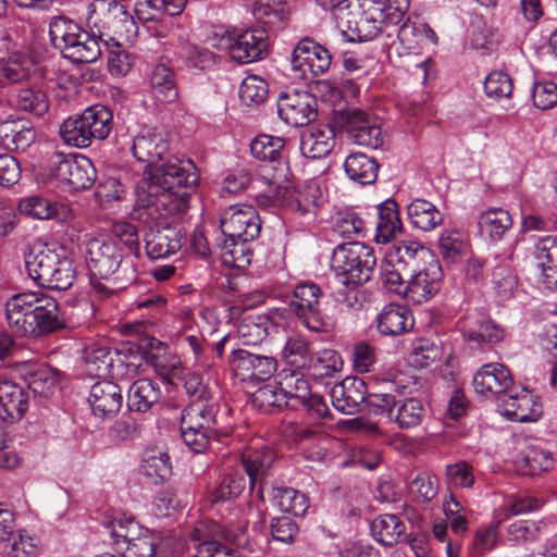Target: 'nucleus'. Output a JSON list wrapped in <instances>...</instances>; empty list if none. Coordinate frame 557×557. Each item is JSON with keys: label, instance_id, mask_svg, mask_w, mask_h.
<instances>
[{"label": "nucleus", "instance_id": "4", "mask_svg": "<svg viewBox=\"0 0 557 557\" xmlns=\"http://www.w3.org/2000/svg\"><path fill=\"white\" fill-rule=\"evenodd\" d=\"M25 268L34 282L49 289L66 290L75 280L73 261L54 243L36 242L25 256Z\"/></svg>", "mask_w": 557, "mask_h": 557}, {"label": "nucleus", "instance_id": "41", "mask_svg": "<svg viewBox=\"0 0 557 557\" xmlns=\"http://www.w3.org/2000/svg\"><path fill=\"white\" fill-rule=\"evenodd\" d=\"M371 532L381 544L393 546L405 536L406 525L397 515L385 513L373 520Z\"/></svg>", "mask_w": 557, "mask_h": 557}, {"label": "nucleus", "instance_id": "40", "mask_svg": "<svg viewBox=\"0 0 557 557\" xmlns=\"http://www.w3.org/2000/svg\"><path fill=\"white\" fill-rule=\"evenodd\" d=\"M407 215L412 226L424 232L434 230L443 222V214L425 199L411 201L407 207Z\"/></svg>", "mask_w": 557, "mask_h": 557}, {"label": "nucleus", "instance_id": "6", "mask_svg": "<svg viewBox=\"0 0 557 557\" xmlns=\"http://www.w3.org/2000/svg\"><path fill=\"white\" fill-rule=\"evenodd\" d=\"M285 139L278 136L259 134L249 144L251 158L246 168V190L257 193L262 188H271L288 169L286 164L276 165L282 159Z\"/></svg>", "mask_w": 557, "mask_h": 557}, {"label": "nucleus", "instance_id": "52", "mask_svg": "<svg viewBox=\"0 0 557 557\" xmlns=\"http://www.w3.org/2000/svg\"><path fill=\"white\" fill-rule=\"evenodd\" d=\"M333 232L347 239L361 236L364 233V221L352 210L337 211L332 218Z\"/></svg>", "mask_w": 557, "mask_h": 557}, {"label": "nucleus", "instance_id": "28", "mask_svg": "<svg viewBox=\"0 0 557 557\" xmlns=\"http://www.w3.org/2000/svg\"><path fill=\"white\" fill-rule=\"evenodd\" d=\"M18 209L22 213L39 220L55 219L66 222L73 218V211L67 205L52 203L39 196L22 199Z\"/></svg>", "mask_w": 557, "mask_h": 557}, {"label": "nucleus", "instance_id": "10", "mask_svg": "<svg viewBox=\"0 0 557 557\" xmlns=\"http://www.w3.org/2000/svg\"><path fill=\"white\" fill-rule=\"evenodd\" d=\"M216 406L203 400H194L186 406L181 417V433L184 443L195 453H202L216 424Z\"/></svg>", "mask_w": 557, "mask_h": 557}, {"label": "nucleus", "instance_id": "29", "mask_svg": "<svg viewBox=\"0 0 557 557\" xmlns=\"http://www.w3.org/2000/svg\"><path fill=\"white\" fill-rule=\"evenodd\" d=\"M511 214L503 208H488L480 213L478 228L480 235L491 242H499L512 227Z\"/></svg>", "mask_w": 557, "mask_h": 557}, {"label": "nucleus", "instance_id": "22", "mask_svg": "<svg viewBox=\"0 0 557 557\" xmlns=\"http://www.w3.org/2000/svg\"><path fill=\"white\" fill-rule=\"evenodd\" d=\"M88 403L95 417L113 418L122 407L121 388L112 381L96 382L89 391Z\"/></svg>", "mask_w": 557, "mask_h": 557}, {"label": "nucleus", "instance_id": "61", "mask_svg": "<svg viewBox=\"0 0 557 557\" xmlns=\"http://www.w3.org/2000/svg\"><path fill=\"white\" fill-rule=\"evenodd\" d=\"M521 461L527 467L524 473L529 475H537L548 471L555 463L552 453L537 446L530 447L523 455Z\"/></svg>", "mask_w": 557, "mask_h": 557}, {"label": "nucleus", "instance_id": "9", "mask_svg": "<svg viewBox=\"0 0 557 557\" xmlns=\"http://www.w3.org/2000/svg\"><path fill=\"white\" fill-rule=\"evenodd\" d=\"M380 3L374 0H354L347 12L339 15L337 28L350 41H369L374 39L385 24Z\"/></svg>", "mask_w": 557, "mask_h": 557}, {"label": "nucleus", "instance_id": "8", "mask_svg": "<svg viewBox=\"0 0 557 557\" xmlns=\"http://www.w3.org/2000/svg\"><path fill=\"white\" fill-rule=\"evenodd\" d=\"M87 23L102 38H129L136 33V23L124 4L116 0H94L88 5Z\"/></svg>", "mask_w": 557, "mask_h": 557}, {"label": "nucleus", "instance_id": "42", "mask_svg": "<svg viewBox=\"0 0 557 557\" xmlns=\"http://www.w3.org/2000/svg\"><path fill=\"white\" fill-rule=\"evenodd\" d=\"M425 416L423 403L416 398L398 399L392 409L391 422H395L399 429L408 430L421 424Z\"/></svg>", "mask_w": 557, "mask_h": 557}, {"label": "nucleus", "instance_id": "20", "mask_svg": "<svg viewBox=\"0 0 557 557\" xmlns=\"http://www.w3.org/2000/svg\"><path fill=\"white\" fill-rule=\"evenodd\" d=\"M463 339L471 348L481 350L497 344L504 338V330L484 314H469L462 324Z\"/></svg>", "mask_w": 557, "mask_h": 557}, {"label": "nucleus", "instance_id": "25", "mask_svg": "<svg viewBox=\"0 0 557 557\" xmlns=\"http://www.w3.org/2000/svg\"><path fill=\"white\" fill-rule=\"evenodd\" d=\"M28 408V393L12 381L0 382V419L13 423L23 418Z\"/></svg>", "mask_w": 557, "mask_h": 557}, {"label": "nucleus", "instance_id": "49", "mask_svg": "<svg viewBox=\"0 0 557 557\" xmlns=\"http://www.w3.org/2000/svg\"><path fill=\"white\" fill-rule=\"evenodd\" d=\"M273 503L282 512L302 516L309 508L308 497L292 487H276L273 490Z\"/></svg>", "mask_w": 557, "mask_h": 557}, {"label": "nucleus", "instance_id": "17", "mask_svg": "<svg viewBox=\"0 0 557 557\" xmlns=\"http://www.w3.org/2000/svg\"><path fill=\"white\" fill-rule=\"evenodd\" d=\"M472 385L475 393L486 398L500 400L503 396L510 393L513 379L505 364L490 362L478 370L473 376Z\"/></svg>", "mask_w": 557, "mask_h": 557}, {"label": "nucleus", "instance_id": "44", "mask_svg": "<svg viewBox=\"0 0 557 557\" xmlns=\"http://www.w3.org/2000/svg\"><path fill=\"white\" fill-rule=\"evenodd\" d=\"M276 369L277 362L274 357L246 350V384L267 382Z\"/></svg>", "mask_w": 557, "mask_h": 557}, {"label": "nucleus", "instance_id": "31", "mask_svg": "<svg viewBox=\"0 0 557 557\" xmlns=\"http://www.w3.org/2000/svg\"><path fill=\"white\" fill-rule=\"evenodd\" d=\"M209 38L214 48L225 51L238 64L244 63V29L232 26H213Z\"/></svg>", "mask_w": 557, "mask_h": 557}, {"label": "nucleus", "instance_id": "59", "mask_svg": "<svg viewBox=\"0 0 557 557\" xmlns=\"http://www.w3.org/2000/svg\"><path fill=\"white\" fill-rule=\"evenodd\" d=\"M187 0H140L136 3V14L139 20L144 22H152L156 15L146 14V8L153 7L158 13L160 10L169 16H176L182 13Z\"/></svg>", "mask_w": 557, "mask_h": 557}, {"label": "nucleus", "instance_id": "48", "mask_svg": "<svg viewBox=\"0 0 557 557\" xmlns=\"http://www.w3.org/2000/svg\"><path fill=\"white\" fill-rule=\"evenodd\" d=\"M82 114L89 124L94 140H103L109 136L113 125V113L108 107L94 104L86 108Z\"/></svg>", "mask_w": 557, "mask_h": 557}, {"label": "nucleus", "instance_id": "63", "mask_svg": "<svg viewBox=\"0 0 557 557\" xmlns=\"http://www.w3.org/2000/svg\"><path fill=\"white\" fill-rule=\"evenodd\" d=\"M381 273L383 283L388 290L405 296L408 277L412 274L406 270H399L394 262L386 260V257L381 264Z\"/></svg>", "mask_w": 557, "mask_h": 557}, {"label": "nucleus", "instance_id": "39", "mask_svg": "<svg viewBox=\"0 0 557 557\" xmlns=\"http://www.w3.org/2000/svg\"><path fill=\"white\" fill-rule=\"evenodd\" d=\"M139 472L150 483L160 484L172 474V465L168 453L158 449H147L140 462Z\"/></svg>", "mask_w": 557, "mask_h": 557}, {"label": "nucleus", "instance_id": "11", "mask_svg": "<svg viewBox=\"0 0 557 557\" xmlns=\"http://www.w3.org/2000/svg\"><path fill=\"white\" fill-rule=\"evenodd\" d=\"M341 128L355 145L377 149L384 144L380 124L367 111L351 107L338 111Z\"/></svg>", "mask_w": 557, "mask_h": 557}, {"label": "nucleus", "instance_id": "58", "mask_svg": "<svg viewBox=\"0 0 557 557\" xmlns=\"http://www.w3.org/2000/svg\"><path fill=\"white\" fill-rule=\"evenodd\" d=\"M534 258L543 270L557 269V236L534 237Z\"/></svg>", "mask_w": 557, "mask_h": 557}, {"label": "nucleus", "instance_id": "13", "mask_svg": "<svg viewBox=\"0 0 557 557\" xmlns=\"http://www.w3.org/2000/svg\"><path fill=\"white\" fill-rule=\"evenodd\" d=\"M322 290L313 282L298 284L295 287L290 310L301 319L304 325L313 332H326L332 326L331 320L319 310Z\"/></svg>", "mask_w": 557, "mask_h": 557}, {"label": "nucleus", "instance_id": "43", "mask_svg": "<svg viewBox=\"0 0 557 557\" xmlns=\"http://www.w3.org/2000/svg\"><path fill=\"white\" fill-rule=\"evenodd\" d=\"M102 38L94 32L89 33L83 29L79 34L78 40L67 50L64 55L65 59L71 60L73 63H94L102 54L100 41Z\"/></svg>", "mask_w": 557, "mask_h": 557}, {"label": "nucleus", "instance_id": "23", "mask_svg": "<svg viewBox=\"0 0 557 557\" xmlns=\"http://www.w3.org/2000/svg\"><path fill=\"white\" fill-rule=\"evenodd\" d=\"M145 249L150 259L168 258L178 252L185 243L180 228L163 226L150 228L145 235Z\"/></svg>", "mask_w": 557, "mask_h": 557}, {"label": "nucleus", "instance_id": "35", "mask_svg": "<svg viewBox=\"0 0 557 557\" xmlns=\"http://www.w3.org/2000/svg\"><path fill=\"white\" fill-rule=\"evenodd\" d=\"M250 12L256 22L267 28L284 24L289 7L286 0H250Z\"/></svg>", "mask_w": 557, "mask_h": 557}, {"label": "nucleus", "instance_id": "55", "mask_svg": "<svg viewBox=\"0 0 557 557\" xmlns=\"http://www.w3.org/2000/svg\"><path fill=\"white\" fill-rule=\"evenodd\" d=\"M0 63L1 75L9 83H20L28 78L34 67L29 57L16 51Z\"/></svg>", "mask_w": 557, "mask_h": 557}, {"label": "nucleus", "instance_id": "30", "mask_svg": "<svg viewBox=\"0 0 557 557\" xmlns=\"http://www.w3.org/2000/svg\"><path fill=\"white\" fill-rule=\"evenodd\" d=\"M83 29L79 23L66 15L53 16L49 22L50 42L64 57Z\"/></svg>", "mask_w": 557, "mask_h": 557}, {"label": "nucleus", "instance_id": "46", "mask_svg": "<svg viewBox=\"0 0 557 557\" xmlns=\"http://www.w3.org/2000/svg\"><path fill=\"white\" fill-rule=\"evenodd\" d=\"M15 106L23 112L40 117L48 112L50 101L42 88L23 87L15 95Z\"/></svg>", "mask_w": 557, "mask_h": 557}, {"label": "nucleus", "instance_id": "56", "mask_svg": "<svg viewBox=\"0 0 557 557\" xmlns=\"http://www.w3.org/2000/svg\"><path fill=\"white\" fill-rule=\"evenodd\" d=\"M438 249L445 261L455 263L466 253L467 243L458 231L444 230L438 238Z\"/></svg>", "mask_w": 557, "mask_h": 557}, {"label": "nucleus", "instance_id": "64", "mask_svg": "<svg viewBox=\"0 0 557 557\" xmlns=\"http://www.w3.org/2000/svg\"><path fill=\"white\" fill-rule=\"evenodd\" d=\"M272 322L267 314L246 315V346L255 347L269 335Z\"/></svg>", "mask_w": 557, "mask_h": 557}, {"label": "nucleus", "instance_id": "12", "mask_svg": "<svg viewBox=\"0 0 557 557\" xmlns=\"http://www.w3.org/2000/svg\"><path fill=\"white\" fill-rule=\"evenodd\" d=\"M83 358L86 371L99 377L122 379L127 374L129 367L126 355L103 341L86 345Z\"/></svg>", "mask_w": 557, "mask_h": 557}, {"label": "nucleus", "instance_id": "1", "mask_svg": "<svg viewBox=\"0 0 557 557\" xmlns=\"http://www.w3.org/2000/svg\"><path fill=\"white\" fill-rule=\"evenodd\" d=\"M168 151L169 141L161 131L144 128L134 137L133 156L146 163V176L136 188L137 205L146 208L151 216L153 213L159 216L185 213L190 198L187 189L199 181L190 159L172 156L161 162Z\"/></svg>", "mask_w": 557, "mask_h": 557}, {"label": "nucleus", "instance_id": "57", "mask_svg": "<svg viewBox=\"0 0 557 557\" xmlns=\"http://www.w3.org/2000/svg\"><path fill=\"white\" fill-rule=\"evenodd\" d=\"M186 505V499L178 494V490L174 485L160 491L152 503L158 517H170Z\"/></svg>", "mask_w": 557, "mask_h": 557}, {"label": "nucleus", "instance_id": "53", "mask_svg": "<svg viewBox=\"0 0 557 557\" xmlns=\"http://www.w3.org/2000/svg\"><path fill=\"white\" fill-rule=\"evenodd\" d=\"M270 52V36L263 26L246 28V64L262 61Z\"/></svg>", "mask_w": 557, "mask_h": 557}, {"label": "nucleus", "instance_id": "50", "mask_svg": "<svg viewBox=\"0 0 557 557\" xmlns=\"http://www.w3.org/2000/svg\"><path fill=\"white\" fill-rule=\"evenodd\" d=\"M343 368L341 355L333 349H323L311 357L307 370L314 379L331 377Z\"/></svg>", "mask_w": 557, "mask_h": 557}, {"label": "nucleus", "instance_id": "14", "mask_svg": "<svg viewBox=\"0 0 557 557\" xmlns=\"http://www.w3.org/2000/svg\"><path fill=\"white\" fill-rule=\"evenodd\" d=\"M52 173L55 178L69 185L73 190H84L92 186L97 172L88 158H74L54 152L51 158Z\"/></svg>", "mask_w": 557, "mask_h": 557}, {"label": "nucleus", "instance_id": "34", "mask_svg": "<svg viewBox=\"0 0 557 557\" xmlns=\"http://www.w3.org/2000/svg\"><path fill=\"white\" fill-rule=\"evenodd\" d=\"M145 355L147 363L168 382H172L181 373L180 358L171 352L166 344L161 342H158L156 345L151 344V347Z\"/></svg>", "mask_w": 557, "mask_h": 557}, {"label": "nucleus", "instance_id": "7", "mask_svg": "<svg viewBox=\"0 0 557 557\" xmlns=\"http://www.w3.org/2000/svg\"><path fill=\"white\" fill-rule=\"evenodd\" d=\"M376 258L372 247L350 242L337 245L331 257V270L345 287H358L370 281Z\"/></svg>", "mask_w": 557, "mask_h": 557}, {"label": "nucleus", "instance_id": "26", "mask_svg": "<svg viewBox=\"0 0 557 557\" xmlns=\"http://www.w3.org/2000/svg\"><path fill=\"white\" fill-rule=\"evenodd\" d=\"M150 86L159 110H162L165 104H172L178 100L175 74L166 63L160 62L153 67Z\"/></svg>", "mask_w": 557, "mask_h": 557}, {"label": "nucleus", "instance_id": "18", "mask_svg": "<svg viewBox=\"0 0 557 557\" xmlns=\"http://www.w3.org/2000/svg\"><path fill=\"white\" fill-rule=\"evenodd\" d=\"M442 276L440 261L428 262L408 277L405 297L416 304L428 301L440 290Z\"/></svg>", "mask_w": 557, "mask_h": 557}, {"label": "nucleus", "instance_id": "45", "mask_svg": "<svg viewBox=\"0 0 557 557\" xmlns=\"http://www.w3.org/2000/svg\"><path fill=\"white\" fill-rule=\"evenodd\" d=\"M60 136L66 145L77 148H87L94 141L92 132L89 131V124L85 122L82 113L63 121L60 125Z\"/></svg>", "mask_w": 557, "mask_h": 557}, {"label": "nucleus", "instance_id": "33", "mask_svg": "<svg viewBox=\"0 0 557 557\" xmlns=\"http://www.w3.org/2000/svg\"><path fill=\"white\" fill-rule=\"evenodd\" d=\"M36 138V132L28 122L3 121L0 123V140L8 150L25 151Z\"/></svg>", "mask_w": 557, "mask_h": 557}, {"label": "nucleus", "instance_id": "16", "mask_svg": "<svg viewBox=\"0 0 557 557\" xmlns=\"http://www.w3.org/2000/svg\"><path fill=\"white\" fill-rule=\"evenodd\" d=\"M498 409L508 420L515 422H535L543 414V406L537 395L525 387H511L510 393L499 400Z\"/></svg>", "mask_w": 557, "mask_h": 557}, {"label": "nucleus", "instance_id": "47", "mask_svg": "<svg viewBox=\"0 0 557 557\" xmlns=\"http://www.w3.org/2000/svg\"><path fill=\"white\" fill-rule=\"evenodd\" d=\"M59 373L48 366H38L26 376L27 388L34 396L48 398L54 394Z\"/></svg>", "mask_w": 557, "mask_h": 557}, {"label": "nucleus", "instance_id": "24", "mask_svg": "<svg viewBox=\"0 0 557 557\" xmlns=\"http://www.w3.org/2000/svg\"><path fill=\"white\" fill-rule=\"evenodd\" d=\"M386 260L394 262L399 270L410 274L428 262L437 261L434 255L417 242H400L388 249Z\"/></svg>", "mask_w": 557, "mask_h": 557}, {"label": "nucleus", "instance_id": "3", "mask_svg": "<svg viewBox=\"0 0 557 557\" xmlns=\"http://www.w3.org/2000/svg\"><path fill=\"white\" fill-rule=\"evenodd\" d=\"M277 181L280 183H273L271 188L248 193V197L253 198L260 207L275 205L300 218H315L323 199L318 181L308 180L301 184H294L289 169H285L284 175Z\"/></svg>", "mask_w": 557, "mask_h": 557}, {"label": "nucleus", "instance_id": "27", "mask_svg": "<svg viewBox=\"0 0 557 557\" xmlns=\"http://www.w3.org/2000/svg\"><path fill=\"white\" fill-rule=\"evenodd\" d=\"M335 146V132L330 125H318L301 136L300 151L307 159H321Z\"/></svg>", "mask_w": 557, "mask_h": 557}, {"label": "nucleus", "instance_id": "37", "mask_svg": "<svg viewBox=\"0 0 557 557\" xmlns=\"http://www.w3.org/2000/svg\"><path fill=\"white\" fill-rule=\"evenodd\" d=\"M377 224L375 240L387 244L401 231L398 205L394 199H387L377 206Z\"/></svg>", "mask_w": 557, "mask_h": 557}, {"label": "nucleus", "instance_id": "54", "mask_svg": "<svg viewBox=\"0 0 557 557\" xmlns=\"http://www.w3.org/2000/svg\"><path fill=\"white\" fill-rule=\"evenodd\" d=\"M282 355L285 362L296 370L307 369L312 357L310 355L308 341L300 335H294L287 338Z\"/></svg>", "mask_w": 557, "mask_h": 557}, {"label": "nucleus", "instance_id": "19", "mask_svg": "<svg viewBox=\"0 0 557 557\" xmlns=\"http://www.w3.org/2000/svg\"><path fill=\"white\" fill-rule=\"evenodd\" d=\"M331 61L330 51L309 38L300 40L292 54L293 69L302 73L309 71L313 76L324 74L330 69Z\"/></svg>", "mask_w": 557, "mask_h": 557}, {"label": "nucleus", "instance_id": "15", "mask_svg": "<svg viewBox=\"0 0 557 557\" xmlns=\"http://www.w3.org/2000/svg\"><path fill=\"white\" fill-rule=\"evenodd\" d=\"M277 112L286 124L302 127L318 116V100L309 91L292 90L280 96Z\"/></svg>", "mask_w": 557, "mask_h": 557}, {"label": "nucleus", "instance_id": "60", "mask_svg": "<svg viewBox=\"0 0 557 557\" xmlns=\"http://www.w3.org/2000/svg\"><path fill=\"white\" fill-rule=\"evenodd\" d=\"M112 233L117 238L115 240L126 251V255L132 256L134 262H136L140 255L137 227L128 222H119L113 225Z\"/></svg>", "mask_w": 557, "mask_h": 557}, {"label": "nucleus", "instance_id": "5", "mask_svg": "<svg viewBox=\"0 0 557 557\" xmlns=\"http://www.w3.org/2000/svg\"><path fill=\"white\" fill-rule=\"evenodd\" d=\"M86 257L92 277L110 280L115 288H125L137 277L136 262L114 238L88 239Z\"/></svg>", "mask_w": 557, "mask_h": 557}, {"label": "nucleus", "instance_id": "36", "mask_svg": "<svg viewBox=\"0 0 557 557\" xmlns=\"http://www.w3.org/2000/svg\"><path fill=\"white\" fill-rule=\"evenodd\" d=\"M379 168L377 160L363 152L350 153L344 162L347 176L360 185L373 184L377 178Z\"/></svg>", "mask_w": 557, "mask_h": 557}, {"label": "nucleus", "instance_id": "2", "mask_svg": "<svg viewBox=\"0 0 557 557\" xmlns=\"http://www.w3.org/2000/svg\"><path fill=\"white\" fill-rule=\"evenodd\" d=\"M10 330L17 336L38 337L65 326L57 300L42 292L15 294L5 302Z\"/></svg>", "mask_w": 557, "mask_h": 557}, {"label": "nucleus", "instance_id": "62", "mask_svg": "<svg viewBox=\"0 0 557 557\" xmlns=\"http://www.w3.org/2000/svg\"><path fill=\"white\" fill-rule=\"evenodd\" d=\"M268 98L269 84L267 79L246 70V107L259 108L267 102Z\"/></svg>", "mask_w": 557, "mask_h": 557}, {"label": "nucleus", "instance_id": "38", "mask_svg": "<svg viewBox=\"0 0 557 557\" xmlns=\"http://www.w3.org/2000/svg\"><path fill=\"white\" fill-rule=\"evenodd\" d=\"M160 397L161 391L156 382L140 379L128 389L127 406L132 411L146 412L160 400Z\"/></svg>", "mask_w": 557, "mask_h": 557}, {"label": "nucleus", "instance_id": "32", "mask_svg": "<svg viewBox=\"0 0 557 557\" xmlns=\"http://www.w3.org/2000/svg\"><path fill=\"white\" fill-rule=\"evenodd\" d=\"M376 323L382 335L397 336L412 329L413 318L406 307L391 304L377 314Z\"/></svg>", "mask_w": 557, "mask_h": 557}, {"label": "nucleus", "instance_id": "21", "mask_svg": "<svg viewBox=\"0 0 557 557\" xmlns=\"http://www.w3.org/2000/svg\"><path fill=\"white\" fill-rule=\"evenodd\" d=\"M333 407L344 414H355L361 410L367 399V384L360 377L347 376L330 391Z\"/></svg>", "mask_w": 557, "mask_h": 557}, {"label": "nucleus", "instance_id": "51", "mask_svg": "<svg viewBox=\"0 0 557 557\" xmlns=\"http://www.w3.org/2000/svg\"><path fill=\"white\" fill-rule=\"evenodd\" d=\"M398 39L408 50H416L425 40L434 41L436 35L434 30L424 23H414L407 18L398 29Z\"/></svg>", "mask_w": 557, "mask_h": 557}]
</instances>
